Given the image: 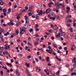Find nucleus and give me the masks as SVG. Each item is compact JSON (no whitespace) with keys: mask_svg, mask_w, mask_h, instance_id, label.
Wrapping results in <instances>:
<instances>
[{"mask_svg":"<svg viewBox=\"0 0 76 76\" xmlns=\"http://www.w3.org/2000/svg\"><path fill=\"white\" fill-rule=\"evenodd\" d=\"M48 49H49V50H48V49H46V52H48V53H50V54H52V53H53V52H54V51L53 50V49H52L51 47L50 46H48Z\"/></svg>","mask_w":76,"mask_h":76,"instance_id":"obj_1","label":"nucleus"},{"mask_svg":"<svg viewBox=\"0 0 76 76\" xmlns=\"http://www.w3.org/2000/svg\"><path fill=\"white\" fill-rule=\"evenodd\" d=\"M60 6H62V7L64 8L65 7V6L64 4H62L61 3H60L58 5V4H57V6L56 7V8L57 9H58L60 8Z\"/></svg>","mask_w":76,"mask_h":76,"instance_id":"obj_2","label":"nucleus"},{"mask_svg":"<svg viewBox=\"0 0 76 76\" xmlns=\"http://www.w3.org/2000/svg\"><path fill=\"white\" fill-rule=\"evenodd\" d=\"M24 28H26L23 27L20 28V34H23L24 33V32L26 31V30L24 29Z\"/></svg>","mask_w":76,"mask_h":76,"instance_id":"obj_3","label":"nucleus"},{"mask_svg":"<svg viewBox=\"0 0 76 76\" xmlns=\"http://www.w3.org/2000/svg\"><path fill=\"white\" fill-rule=\"evenodd\" d=\"M25 18L26 19V24L25 25V26H26V23H27V24H29V20L28 19V16H27L26 15H25Z\"/></svg>","mask_w":76,"mask_h":76,"instance_id":"obj_4","label":"nucleus"},{"mask_svg":"<svg viewBox=\"0 0 76 76\" xmlns=\"http://www.w3.org/2000/svg\"><path fill=\"white\" fill-rule=\"evenodd\" d=\"M26 50L28 51L29 52H30L31 51V50H30V49L28 47L26 46Z\"/></svg>","mask_w":76,"mask_h":76,"instance_id":"obj_5","label":"nucleus"},{"mask_svg":"<svg viewBox=\"0 0 76 76\" xmlns=\"http://www.w3.org/2000/svg\"><path fill=\"white\" fill-rule=\"evenodd\" d=\"M76 58L75 57L74 58L73 60H72V61L73 63H76Z\"/></svg>","mask_w":76,"mask_h":76,"instance_id":"obj_6","label":"nucleus"},{"mask_svg":"<svg viewBox=\"0 0 76 76\" xmlns=\"http://www.w3.org/2000/svg\"><path fill=\"white\" fill-rule=\"evenodd\" d=\"M54 17H55V18L57 19H58V20H60V18L58 16H57L56 15H54Z\"/></svg>","mask_w":76,"mask_h":76,"instance_id":"obj_7","label":"nucleus"},{"mask_svg":"<svg viewBox=\"0 0 76 76\" xmlns=\"http://www.w3.org/2000/svg\"><path fill=\"white\" fill-rule=\"evenodd\" d=\"M16 74L18 76H19L20 75V73L19 72H18V69H16Z\"/></svg>","mask_w":76,"mask_h":76,"instance_id":"obj_8","label":"nucleus"},{"mask_svg":"<svg viewBox=\"0 0 76 76\" xmlns=\"http://www.w3.org/2000/svg\"><path fill=\"white\" fill-rule=\"evenodd\" d=\"M42 12H43V11L42 10H40V12H39L38 15L39 16H41V15H42Z\"/></svg>","mask_w":76,"mask_h":76,"instance_id":"obj_9","label":"nucleus"},{"mask_svg":"<svg viewBox=\"0 0 76 76\" xmlns=\"http://www.w3.org/2000/svg\"><path fill=\"white\" fill-rule=\"evenodd\" d=\"M70 8L69 7H67L66 9V11L67 13H69L70 12Z\"/></svg>","mask_w":76,"mask_h":76,"instance_id":"obj_10","label":"nucleus"},{"mask_svg":"<svg viewBox=\"0 0 76 76\" xmlns=\"http://www.w3.org/2000/svg\"><path fill=\"white\" fill-rule=\"evenodd\" d=\"M51 10H50V9H48L46 11V13H50Z\"/></svg>","mask_w":76,"mask_h":76,"instance_id":"obj_11","label":"nucleus"},{"mask_svg":"<svg viewBox=\"0 0 76 76\" xmlns=\"http://www.w3.org/2000/svg\"><path fill=\"white\" fill-rule=\"evenodd\" d=\"M75 45H73L71 47V50L72 51L74 50H75Z\"/></svg>","mask_w":76,"mask_h":76,"instance_id":"obj_12","label":"nucleus"},{"mask_svg":"<svg viewBox=\"0 0 76 76\" xmlns=\"http://www.w3.org/2000/svg\"><path fill=\"white\" fill-rule=\"evenodd\" d=\"M56 38H59L60 37V33H59L58 34H57L56 36Z\"/></svg>","mask_w":76,"mask_h":76,"instance_id":"obj_13","label":"nucleus"},{"mask_svg":"<svg viewBox=\"0 0 76 76\" xmlns=\"http://www.w3.org/2000/svg\"><path fill=\"white\" fill-rule=\"evenodd\" d=\"M50 19H52L53 20H55L56 19V18L55 17H50Z\"/></svg>","mask_w":76,"mask_h":76,"instance_id":"obj_14","label":"nucleus"},{"mask_svg":"<svg viewBox=\"0 0 76 76\" xmlns=\"http://www.w3.org/2000/svg\"><path fill=\"white\" fill-rule=\"evenodd\" d=\"M55 58L56 59H58V60H59V61H61V59H60L59 58H58V57H57V56H56Z\"/></svg>","mask_w":76,"mask_h":76,"instance_id":"obj_15","label":"nucleus"},{"mask_svg":"<svg viewBox=\"0 0 76 76\" xmlns=\"http://www.w3.org/2000/svg\"><path fill=\"white\" fill-rule=\"evenodd\" d=\"M76 64H74L73 65V69H76Z\"/></svg>","mask_w":76,"mask_h":76,"instance_id":"obj_16","label":"nucleus"},{"mask_svg":"<svg viewBox=\"0 0 76 76\" xmlns=\"http://www.w3.org/2000/svg\"><path fill=\"white\" fill-rule=\"evenodd\" d=\"M4 36H7L8 35H9V32H7L6 34L4 33Z\"/></svg>","mask_w":76,"mask_h":76,"instance_id":"obj_17","label":"nucleus"},{"mask_svg":"<svg viewBox=\"0 0 76 76\" xmlns=\"http://www.w3.org/2000/svg\"><path fill=\"white\" fill-rule=\"evenodd\" d=\"M29 6L30 8H29V11H31V9L33 7V6H32V5H30Z\"/></svg>","mask_w":76,"mask_h":76,"instance_id":"obj_18","label":"nucleus"},{"mask_svg":"<svg viewBox=\"0 0 76 76\" xmlns=\"http://www.w3.org/2000/svg\"><path fill=\"white\" fill-rule=\"evenodd\" d=\"M66 22L67 23V24H66V25L68 27H69V26H70V24H69V21H67Z\"/></svg>","mask_w":76,"mask_h":76,"instance_id":"obj_19","label":"nucleus"},{"mask_svg":"<svg viewBox=\"0 0 76 76\" xmlns=\"http://www.w3.org/2000/svg\"><path fill=\"white\" fill-rule=\"evenodd\" d=\"M4 50V49L3 47H1V46H0V50Z\"/></svg>","mask_w":76,"mask_h":76,"instance_id":"obj_20","label":"nucleus"},{"mask_svg":"<svg viewBox=\"0 0 76 76\" xmlns=\"http://www.w3.org/2000/svg\"><path fill=\"white\" fill-rule=\"evenodd\" d=\"M70 31L71 32H72V33L73 32V28H71L70 29Z\"/></svg>","mask_w":76,"mask_h":76,"instance_id":"obj_21","label":"nucleus"},{"mask_svg":"<svg viewBox=\"0 0 76 76\" xmlns=\"http://www.w3.org/2000/svg\"><path fill=\"white\" fill-rule=\"evenodd\" d=\"M3 4H4V2L3 1H1V2H0V4L1 6H3Z\"/></svg>","mask_w":76,"mask_h":76,"instance_id":"obj_22","label":"nucleus"},{"mask_svg":"<svg viewBox=\"0 0 76 76\" xmlns=\"http://www.w3.org/2000/svg\"><path fill=\"white\" fill-rule=\"evenodd\" d=\"M72 75L73 76V75H75V76H76V73H75L74 72H72Z\"/></svg>","mask_w":76,"mask_h":76,"instance_id":"obj_23","label":"nucleus"},{"mask_svg":"<svg viewBox=\"0 0 76 76\" xmlns=\"http://www.w3.org/2000/svg\"><path fill=\"white\" fill-rule=\"evenodd\" d=\"M53 47L54 48H56L57 47V45H55L54 44H53Z\"/></svg>","mask_w":76,"mask_h":76,"instance_id":"obj_24","label":"nucleus"},{"mask_svg":"<svg viewBox=\"0 0 76 76\" xmlns=\"http://www.w3.org/2000/svg\"><path fill=\"white\" fill-rule=\"evenodd\" d=\"M46 59L47 60V62L49 61V57H48V56L47 57Z\"/></svg>","mask_w":76,"mask_h":76,"instance_id":"obj_25","label":"nucleus"},{"mask_svg":"<svg viewBox=\"0 0 76 76\" xmlns=\"http://www.w3.org/2000/svg\"><path fill=\"white\" fill-rule=\"evenodd\" d=\"M7 64L8 66H10V67H12V65L11 64L7 63Z\"/></svg>","mask_w":76,"mask_h":76,"instance_id":"obj_26","label":"nucleus"},{"mask_svg":"<svg viewBox=\"0 0 76 76\" xmlns=\"http://www.w3.org/2000/svg\"><path fill=\"white\" fill-rule=\"evenodd\" d=\"M26 66H27V67H29L30 66L29 64H26Z\"/></svg>","mask_w":76,"mask_h":76,"instance_id":"obj_27","label":"nucleus"},{"mask_svg":"<svg viewBox=\"0 0 76 76\" xmlns=\"http://www.w3.org/2000/svg\"><path fill=\"white\" fill-rule=\"evenodd\" d=\"M8 13H10V12H11V8H9L8 9Z\"/></svg>","mask_w":76,"mask_h":76,"instance_id":"obj_28","label":"nucleus"},{"mask_svg":"<svg viewBox=\"0 0 76 76\" xmlns=\"http://www.w3.org/2000/svg\"><path fill=\"white\" fill-rule=\"evenodd\" d=\"M53 49L55 51H57V50H58V49L57 48H54Z\"/></svg>","mask_w":76,"mask_h":76,"instance_id":"obj_29","label":"nucleus"},{"mask_svg":"<svg viewBox=\"0 0 76 76\" xmlns=\"http://www.w3.org/2000/svg\"><path fill=\"white\" fill-rule=\"evenodd\" d=\"M60 74V71L59 70H58V72H56V75H59Z\"/></svg>","mask_w":76,"mask_h":76,"instance_id":"obj_30","label":"nucleus"},{"mask_svg":"<svg viewBox=\"0 0 76 76\" xmlns=\"http://www.w3.org/2000/svg\"><path fill=\"white\" fill-rule=\"evenodd\" d=\"M16 32L17 34H19V30H16Z\"/></svg>","mask_w":76,"mask_h":76,"instance_id":"obj_31","label":"nucleus"},{"mask_svg":"<svg viewBox=\"0 0 76 76\" xmlns=\"http://www.w3.org/2000/svg\"><path fill=\"white\" fill-rule=\"evenodd\" d=\"M18 56H19V57H22V54H20V53H19L18 54Z\"/></svg>","mask_w":76,"mask_h":76,"instance_id":"obj_32","label":"nucleus"},{"mask_svg":"<svg viewBox=\"0 0 76 76\" xmlns=\"http://www.w3.org/2000/svg\"><path fill=\"white\" fill-rule=\"evenodd\" d=\"M1 74L2 76H3V71L1 72Z\"/></svg>","mask_w":76,"mask_h":76,"instance_id":"obj_33","label":"nucleus"},{"mask_svg":"<svg viewBox=\"0 0 76 76\" xmlns=\"http://www.w3.org/2000/svg\"><path fill=\"white\" fill-rule=\"evenodd\" d=\"M28 45H29V46H32V44L31 43H29V42H28Z\"/></svg>","mask_w":76,"mask_h":76,"instance_id":"obj_34","label":"nucleus"},{"mask_svg":"<svg viewBox=\"0 0 76 76\" xmlns=\"http://www.w3.org/2000/svg\"><path fill=\"white\" fill-rule=\"evenodd\" d=\"M6 11H7V10H6V9H4L3 10V12L4 13V12H6Z\"/></svg>","mask_w":76,"mask_h":76,"instance_id":"obj_35","label":"nucleus"},{"mask_svg":"<svg viewBox=\"0 0 76 76\" xmlns=\"http://www.w3.org/2000/svg\"><path fill=\"white\" fill-rule=\"evenodd\" d=\"M31 15L32 13H31V12H30L28 13V15L29 16H31Z\"/></svg>","mask_w":76,"mask_h":76,"instance_id":"obj_36","label":"nucleus"},{"mask_svg":"<svg viewBox=\"0 0 76 76\" xmlns=\"http://www.w3.org/2000/svg\"><path fill=\"white\" fill-rule=\"evenodd\" d=\"M29 32H33V29L32 28H31L30 30H29Z\"/></svg>","mask_w":76,"mask_h":76,"instance_id":"obj_37","label":"nucleus"},{"mask_svg":"<svg viewBox=\"0 0 76 76\" xmlns=\"http://www.w3.org/2000/svg\"><path fill=\"white\" fill-rule=\"evenodd\" d=\"M4 67H2L3 68V69H5V70H7V68H6V67L4 66H3Z\"/></svg>","mask_w":76,"mask_h":76,"instance_id":"obj_38","label":"nucleus"},{"mask_svg":"<svg viewBox=\"0 0 76 76\" xmlns=\"http://www.w3.org/2000/svg\"><path fill=\"white\" fill-rule=\"evenodd\" d=\"M2 53H3V51L0 52V56H3V54H2Z\"/></svg>","mask_w":76,"mask_h":76,"instance_id":"obj_39","label":"nucleus"},{"mask_svg":"<svg viewBox=\"0 0 76 76\" xmlns=\"http://www.w3.org/2000/svg\"><path fill=\"white\" fill-rule=\"evenodd\" d=\"M67 47H65L64 48V50L65 51H67Z\"/></svg>","mask_w":76,"mask_h":76,"instance_id":"obj_40","label":"nucleus"},{"mask_svg":"<svg viewBox=\"0 0 76 76\" xmlns=\"http://www.w3.org/2000/svg\"><path fill=\"white\" fill-rule=\"evenodd\" d=\"M69 64H66V67L68 68V67H69Z\"/></svg>","mask_w":76,"mask_h":76,"instance_id":"obj_41","label":"nucleus"},{"mask_svg":"<svg viewBox=\"0 0 76 76\" xmlns=\"http://www.w3.org/2000/svg\"><path fill=\"white\" fill-rule=\"evenodd\" d=\"M0 31H1V32H4V30H3V29H0Z\"/></svg>","mask_w":76,"mask_h":76,"instance_id":"obj_42","label":"nucleus"},{"mask_svg":"<svg viewBox=\"0 0 76 76\" xmlns=\"http://www.w3.org/2000/svg\"><path fill=\"white\" fill-rule=\"evenodd\" d=\"M22 12H26V10L24 9V10H23L22 11Z\"/></svg>","mask_w":76,"mask_h":76,"instance_id":"obj_43","label":"nucleus"},{"mask_svg":"<svg viewBox=\"0 0 76 76\" xmlns=\"http://www.w3.org/2000/svg\"><path fill=\"white\" fill-rule=\"evenodd\" d=\"M35 60L37 61V62H38L39 61L38 60V59L37 58H36L35 59Z\"/></svg>","mask_w":76,"mask_h":76,"instance_id":"obj_44","label":"nucleus"},{"mask_svg":"<svg viewBox=\"0 0 76 76\" xmlns=\"http://www.w3.org/2000/svg\"><path fill=\"white\" fill-rule=\"evenodd\" d=\"M48 6H49V7H51V4L49 3L48 4Z\"/></svg>","mask_w":76,"mask_h":76,"instance_id":"obj_45","label":"nucleus"},{"mask_svg":"<svg viewBox=\"0 0 76 76\" xmlns=\"http://www.w3.org/2000/svg\"><path fill=\"white\" fill-rule=\"evenodd\" d=\"M20 18V16H18L17 17V19H18V20H19Z\"/></svg>","mask_w":76,"mask_h":76,"instance_id":"obj_46","label":"nucleus"},{"mask_svg":"<svg viewBox=\"0 0 76 76\" xmlns=\"http://www.w3.org/2000/svg\"><path fill=\"white\" fill-rule=\"evenodd\" d=\"M31 56H28L27 58H31Z\"/></svg>","mask_w":76,"mask_h":76,"instance_id":"obj_47","label":"nucleus"},{"mask_svg":"<svg viewBox=\"0 0 76 76\" xmlns=\"http://www.w3.org/2000/svg\"><path fill=\"white\" fill-rule=\"evenodd\" d=\"M1 41L2 42H3L4 41V39L3 38H1Z\"/></svg>","mask_w":76,"mask_h":76,"instance_id":"obj_48","label":"nucleus"},{"mask_svg":"<svg viewBox=\"0 0 76 76\" xmlns=\"http://www.w3.org/2000/svg\"><path fill=\"white\" fill-rule=\"evenodd\" d=\"M60 33V35L61 34V36H64L63 35V32H62V33Z\"/></svg>","mask_w":76,"mask_h":76,"instance_id":"obj_49","label":"nucleus"},{"mask_svg":"<svg viewBox=\"0 0 76 76\" xmlns=\"http://www.w3.org/2000/svg\"><path fill=\"white\" fill-rule=\"evenodd\" d=\"M48 66H51V64H50V63H48Z\"/></svg>","mask_w":76,"mask_h":76,"instance_id":"obj_50","label":"nucleus"},{"mask_svg":"<svg viewBox=\"0 0 76 76\" xmlns=\"http://www.w3.org/2000/svg\"><path fill=\"white\" fill-rule=\"evenodd\" d=\"M52 54L54 55V56H56V53H55V52H53L52 53Z\"/></svg>","mask_w":76,"mask_h":76,"instance_id":"obj_51","label":"nucleus"},{"mask_svg":"<svg viewBox=\"0 0 76 76\" xmlns=\"http://www.w3.org/2000/svg\"><path fill=\"white\" fill-rule=\"evenodd\" d=\"M50 26L52 28H54V26H53V25H50Z\"/></svg>","mask_w":76,"mask_h":76,"instance_id":"obj_52","label":"nucleus"},{"mask_svg":"<svg viewBox=\"0 0 76 76\" xmlns=\"http://www.w3.org/2000/svg\"><path fill=\"white\" fill-rule=\"evenodd\" d=\"M45 34H46V35H50V34L48 32L46 33Z\"/></svg>","mask_w":76,"mask_h":76,"instance_id":"obj_53","label":"nucleus"},{"mask_svg":"<svg viewBox=\"0 0 76 76\" xmlns=\"http://www.w3.org/2000/svg\"><path fill=\"white\" fill-rule=\"evenodd\" d=\"M12 3L10 2H9V5L10 6H12Z\"/></svg>","mask_w":76,"mask_h":76,"instance_id":"obj_54","label":"nucleus"},{"mask_svg":"<svg viewBox=\"0 0 76 76\" xmlns=\"http://www.w3.org/2000/svg\"><path fill=\"white\" fill-rule=\"evenodd\" d=\"M8 25H9V26H10L11 25V22H9L8 23Z\"/></svg>","mask_w":76,"mask_h":76,"instance_id":"obj_55","label":"nucleus"},{"mask_svg":"<svg viewBox=\"0 0 76 76\" xmlns=\"http://www.w3.org/2000/svg\"><path fill=\"white\" fill-rule=\"evenodd\" d=\"M40 40H41V41H43V40H44V37L41 38Z\"/></svg>","mask_w":76,"mask_h":76,"instance_id":"obj_56","label":"nucleus"},{"mask_svg":"<svg viewBox=\"0 0 76 76\" xmlns=\"http://www.w3.org/2000/svg\"><path fill=\"white\" fill-rule=\"evenodd\" d=\"M51 39H52V40H54V37H51Z\"/></svg>","mask_w":76,"mask_h":76,"instance_id":"obj_57","label":"nucleus"},{"mask_svg":"<svg viewBox=\"0 0 76 76\" xmlns=\"http://www.w3.org/2000/svg\"><path fill=\"white\" fill-rule=\"evenodd\" d=\"M57 52H58V53H61V51H60V50H58L57 51Z\"/></svg>","mask_w":76,"mask_h":76,"instance_id":"obj_58","label":"nucleus"},{"mask_svg":"<svg viewBox=\"0 0 76 76\" xmlns=\"http://www.w3.org/2000/svg\"><path fill=\"white\" fill-rule=\"evenodd\" d=\"M49 3L50 4H54V3H53V2H51Z\"/></svg>","mask_w":76,"mask_h":76,"instance_id":"obj_59","label":"nucleus"},{"mask_svg":"<svg viewBox=\"0 0 76 76\" xmlns=\"http://www.w3.org/2000/svg\"><path fill=\"white\" fill-rule=\"evenodd\" d=\"M44 71L46 73H47V69H44Z\"/></svg>","mask_w":76,"mask_h":76,"instance_id":"obj_60","label":"nucleus"},{"mask_svg":"<svg viewBox=\"0 0 76 76\" xmlns=\"http://www.w3.org/2000/svg\"><path fill=\"white\" fill-rule=\"evenodd\" d=\"M17 7H18V6L17 5H15L14 6V8H17Z\"/></svg>","mask_w":76,"mask_h":76,"instance_id":"obj_61","label":"nucleus"},{"mask_svg":"<svg viewBox=\"0 0 76 76\" xmlns=\"http://www.w3.org/2000/svg\"><path fill=\"white\" fill-rule=\"evenodd\" d=\"M43 47L44 48H45V47H46V46H45V45H43Z\"/></svg>","mask_w":76,"mask_h":76,"instance_id":"obj_62","label":"nucleus"},{"mask_svg":"<svg viewBox=\"0 0 76 76\" xmlns=\"http://www.w3.org/2000/svg\"><path fill=\"white\" fill-rule=\"evenodd\" d=\"M26 10H28V7L26 6L25 7Z\"/></svg>","mask_w":76,"mask_h":76,"instance_id":"obj_63","label":"nucleus"},{"mask_svg":"<svg viewBox=\"0 0 76 76\" xmlns=\"http://www.w3.org/2000/svg\"><path fill=\"white\" fill-rule=\"evenodd\" d=\"M59 50H61L62 49V47H60L59 48Z\"/></svg>","mask_w":76,"mask_h":76,"instance_id":"obj_64","label":"nucleus"}]
</instances>
